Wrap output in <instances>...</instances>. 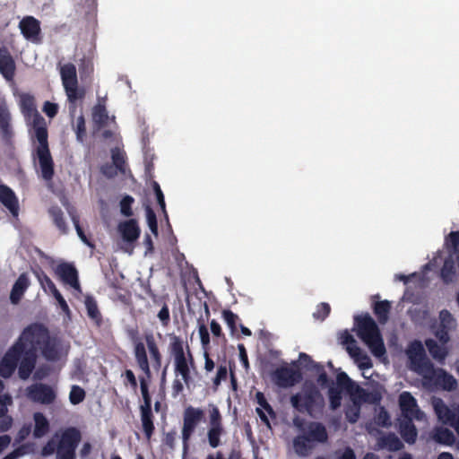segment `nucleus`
<instances>
[{
  "instance_id": "nucleus-47",
  "label": "nucleus",
  "mask_w": 459,
  "mask_h": 459,
  "mask_svg": "<svg viewBox=\"0 0 459 459\" xmlns=\"http://www.w3.org/2000/svg\"><path fill=\"white\" fill-rule=\"evenodd\" d=\"M228 377V369L225 364H221L217 368L216 376L212 379V389L217 391L222 381H225Z\"/></svg>"
},
{
  "instance_id": "nucleus-1",
  "label": "nucleus",
  "mask_w": 459,
  "mask_h": 459,
  "mask_svg": "<svg viewBox=\"0 0 459 459\" xmlns=\"http://www.w3.org/2000/svg\"><path fill=\"white\" fill-rule=\"evenodd\" d=\"M48 333V329L39 323L25 327L0 361V376L8 378L18 367L20 378L27 379L35 368L37 351Z\"/></svg>"
},
{
  "instance_id": "nucleus-31",
  "label": "nucleus",
  "mask_w": 459,
  "mask_h": 459,
  "mask_svg": "<svg viewBox=\"0 0 459 459\" xmlns=\"http://www.w3.org/2000/svg\"><path fill=\"white\" fill-rule=\"evenodd\" d=\"M39 349L47 360L55 361L58 359V350L56 340L53 339L49 333Z\"/></svg>"
},
{
  "instance_id": "nucleus-60",
  "label": "nucleus",
  "mask_w": 459,
  "mask_h": 459,
  "mask_svg": "<svg viewBox=\"0 0 459 459\" xmlns=\"http://www.w3.org/2000/svg\"><path fill=\"white\" fill-rule=\"evenodd\" d=\"M449 331L450 329L439 325V327L435 331L434 333L435 336L442 344H446L450 340Z\"/></svg>"
},
{
  "instance_id": "nucleus-8",
  "label": "nucleus",
  "mask_w": 459,
  "mask_h": 459,
  "mask_svg": "<svg viewBox=\"0 0 459 459\" xmlns=\"http://www.w3.org/2000/svg\"><path fill=\"white\" fill-rule=\"evenodd\" d=\"M204 411L199 407L189 405L183 412V426L181 438L183 445L182 457L186 459L189 452L190 439L198 425L204 420Z\"/></svg>"
},
{
  "instance_id": "nucleus-48",
  "label": "nucleus",
  "mask_w": 459,
  "mask_h": 459,
  "mask_svg": "<svg viewBox=\"0 0 459 459\" xmlns=\"http://www.w3.org/2000/svg\"><path fill=\"white\" fill-rule=\"evenodd\" d=\"M198 332L204 351H208L211 342L210 334L206 325L200 320H198Z\"/></svg>"
},
{
  "instance_id": "nucleus-38",
  "label": "nucleus",
  "mask_w": 459,
  "mask_h": 459,
  "mask_svg": "<svg viewBox=\"0 0 459 459\" xmlns=\"http://www.w3.org/2000/svg\"><path fill=\"white\" fill-rule=\"evenodd\" d=\"M433 439L438 444L451 446L455 443V437L450 429L439 427L435 429Z\"/></svg>"
},
{
  "instance_id": "nucleus-61",
  "label": "nucleus",
  "mask_w": 459,
  "mask_h": 459,
  "mask_svg": "<svg viewBox=\"0 0 459 459\" xmlns=\"http://www.w3.org/2000/svg\"><path fill=\"white\" fill-rule=\"evenodd\" d=\"M153 190L157 198L158 204L160 206L162 212L166 214V204L164 195L157 182L153 183Z\"/></svg>"
},
{
  "instance_id": "nucleus-6",
  "label": "nucleus",
  "mask_w": 459,
  "mask_h": 459,
  "mask_svg": "<svg viewBox=\"0 0 459 459\" xmlns=\"http://www.w3.org/2000/svg\"><path fill=\"white\" fill-rule=\"evenodd\" d=\"M342 391L351 396L354 403H356L357 398L359 401L366 402L368 395L367 391L352 381L345 372H340L336 376V385H331L328 389L332 410H336L341 406Z\"/></svg>"
},
{
  "instance_id": "nucleus-25",
  "label": "nucleus",
  "mask_w": 459,
  "mask_h": 459,
  "mask_svg": "<svg viewBox=\"0 0 459 459\" xmlns=\"http://www.w3.org/2000/svg\"><path fill=\"white\" fill-rule=\"evenodd\" d=\"M30 286V280L25 273L20 274L14 284L13 285L10 300L13 304H17L22 299L25 291Z\"/></svg>"
},
{
  "instance_id": "nucleus-9",
  "label": "nucleus",
  "mask_w": 459,
  "mask_h": 459,
  "mask_svg": "<svg viewBox=\"0 0 459 459\" xmlns=\"http://www.w3.org/2000/svg\"><path fill=\"white\" fill-rule=\"evenodd\" d=\"M62 83L70 104L73 105L72 111L75 109V103L78 100L84 98L85 91L78 88L76 67L74 64H65L61 71Z\"/></svg>"
},
{
  "instance_id": "nucleus-50",
  "label": "nucleus",
  "mask_w": 459,
  "mask_h": 459,
  "mask_svg": "<svg viewBox=\"0 0 459 459\" xmlns=\"http://www.w3.org/2000/svg\"><path fill=\"white\" fill-rule=\"evenodd\" d=\"M439 319H440V326H443V327H446V328H448V329H452L454 327H455L456 325V322L455 320V318L453 317L452 314L446 310V309H443L440 311L439 313Z\"/></svg>"
},
{
  "instance_id": "nucleus-43",
  "label": "nucleus",
  "mask_w": 459,
  "mask_h": 459,
  "mask_svg": "<svg viewBox=\"0 0 459 459\" xmlns=\"http://www.w3.org/2000/svg\"><path fill=\"white\" fill-rule=\"evenodd\" d=\"M71 218H72V221H73V223L74 225V228H75V230L77 232V235L78 237L80 238V239L86 245L88 246L89 247H91V249H94L95 248V243L94 241L90 238L89 237L86 236V234L84 233L82 228L81 227L80 225V220H79V216L76 215V214H72L71 215Z\"/></svg>"
},
{
  "instance_id": "nucleus-46",
  "label": "nucleus",
  "mask_w": 459,
  "mask_h": 459,
  "mask_svg": "<svg viewBox=\"0 0 459 459\" xmlns=\"http://www.w3.org/2000/svg\"><path fill=\"white\" fill-rule=\"evenodd\" d=\"M93 72V62L89 57H82L80 59L79 63V73L81 75V78H87L89 77Z\"/></svg>"
},
{
  "instance_id": "nucleus-3",
  "label": "nucleus",
  "mask_w": 459,
  "mask_h": 459,
  "mask_svg": "<svg viewBox=\"0 0 459 459\" xmlns=\"http://www.w3.org/2000/svg\"><path fill=\"white\" fill-rule=\"evenodd\" d=\"M293 425L300 432L293 438V449L300 457H307L316 448L317 444L328 441V433L325 426L318 421L306 422L300 417L293 419Z\"/></svg>"
},
{
  "instance_id": "nucleus-36",
  "label": "nucleus",
  "mask_w": 459,
  "mask_h": 459,
  "mask_svg": "<svg viewBox=\"0 0 459 459\" xmlns=\"http://www.w3.org/2000/svg\"><path fill=\"white\" fill-rule=\"evenodd\" d=\"M48 214L53 220L55 226L59 230L61 234H66L68 232V227L64 218V212L57 205L51 206L48 209Z\"/></svg>"
},
{
  "instance_id": "nucleus-28",
  "label": "nucleus",
  "mask_w": 459,
  "mask_h": 459,
  "mask_svg": "<svg viewBox=\"0 0 459 459\" xmlns=\"http://www.w3.org/2000/svg\"><path fill=\"white\" fill-rule=\"evenodd\" d=\"M141 422L145 437L149 440L152 437L155 426L154 416L152 408H140Z\"/></svg>"
},
{
  "instance_id": "nucleus-17",
  "label": "nucleus",
  "mask_w": 459,
  "mask_h": 459,
  "mask_svg": "<svg viewBox=\"0 0 459 459\" xmlns=\"http://www.w3.org/2000/svg\"><path fill=\"white\" fill-rule=\"evenodd\" d=\"M408 356L417 370L424 373L429 368H432L433 364L427 359L420 342L416 341L411 344L408 350Z\"/></svg>"
},
{
  "instance_id": "nucleus-15",
  "label": "nucleus",
  "mask_w": 459,
  "mask_h": 459,
  "mask_svg": "<svg viewBox=\"0 0 459 459\" xmlns=\"http://www.w3.org/2000/svg\"><path fill=\"white\" fill-rule=\"evenodd\" d=\"M28 396L33 402L51 404L56 400V394L50 385L39 383L28 387Z\"/></svg>"
},
{
  "instance_id": "nucleus-19",
  "label": "nucleus",
  "mask_w": 459,
  "mask_h": 459,
  "mask_svg": "<svg viewBox=\"0 0 459 459\" xmlns=\"http://www.w3.org/2000/svg\"><path fill=\"white\" fill-rule=\"evenodd\" d=\"M117 230L123 240L128 244L134 243L140 237V228L136 220L130 219L118 224Z\"/></svg>"
},
{
  "instance_id": "nucleus-24",
  "label": "nucleus",
  "mask_w": 459,
  "mask_h": 459,
  "mask_svg": "<svg viewBox=\"0 0 459 459\" xmlns=\"http://www.w3.org/2000/svg\"><path fill=\"white\" fill-rule=\"evenodd\" d=\"M11 120L12 117L7 105L5 103L0 104V131L2 138L6 142L13 135Z\"/></svg>"
},
{
  "instance_id": "nucleus-63",
  "label": "nucleus",
  "mask_w": 459,
  "mask_h": 459,
  "mask_svg": "<svg viewBox=\"0 0 459 459\" xmlns=\"http://www.w3.org/2000/svg\"><path fill=\"white\" fill-rule=\"evenodd\" d=\"M447 244H449L454 249L459 247V230L451 231L446 238Z\"/></svg>"
},
{
  "instance_id": "nucleus-58",
  "label": "nucleus",
  "mask_w": 459,
  "mask_h": 459,
  "mask_svg": "<svg viewBox=\"0 0 459 459\" xmlns=\"http://www.w3.org/2000/svg\"><path fill=\"white\" fill-rule=\"evenodd\" d=\"M13 403V398L9 394H0V418L8 411V405Z\"/></svg>"
},
{
  "instance_id": "nucleus-23",
  "label": "nucleus",
  "mask_w": 459,
  "mask_h": 459,
  "mask_svg": "<svg viewBox=\"0 0 459 459\" xmlns=\"http://www.w3.org/2000/svg\"><path fill=\"white\" fill-rule=\"evenodd\" d=\"M134 354L139 368L143 372L145 376H147V377H152L146 348L143 342H136L134 344Z\"/></svg>"
},
{
  "instance_id": "nucleus-34",
  "label": "nucleus",
  "mask_w": 459,
  "mask_h": 459,
  "mask_svg": "<svg viewBox=\"0 0 459 459\" xmlns=\"http://www.w3.org/2000/svg\"><path fill=\"white\" fill-rule=\"evenodd\" d=\"M84 304L90 319L92 320L97 326H100L102 324V316L99 310L96 299L92 296H86Z\"/></svg>"
},
{
  "instance_id": "nucleus-54",
  "label": "nucleus",
  "mask_w": 459,
  "mask_h": 459,
  "mask_svg": "<svg viewBox=\"0 0 459 459\" xmlns=\"http://www.w3.org/2000/svg\"><path fill=\"white\" fill-rule=\"evenodd\" d=\"M56 453V459H58V443L55 440V437L49 439L42 447L41 455L43 456H48Z\"/></svg>"
},
{
  "instance_id": "nucleus-5",
  "label": "nucleus",
  "mask_w": 459,
  "mask_h": 459,
  "mask_svg": "<svg viewBox=\"0 0 459 459\" xmlns=\"http://www.w3.org/2000/svg\"><path fill=\"white\" fill-rule=\"evenodd\" d=\"M358 337L369 348L376 357H381L385 353V347L375 320L368 315H361L354 317Z\"/></svg>"
},
{
  "instance_id": "nucleus-57",
  "label": "nucleus",
  "mask_w": 459,
  "mask_h": 459,
  "mask_svg": "<svg viewBox=\"0 0 459 459\" xmlns=\"http://www.w3.org/2000/svg\"><path fill=\"white\" fill-rule=\"evenodd\" d=\"M315 372L318 374L316 381L321 387L325 388L326 386L330 387L331 385H333V381L328 377L323 365L322 369H316Z\"/></svg>"
},
{
  "instance_id": "nucleus-37",
  "label": "nucleus",
  "mask_w": 459,
  "mask_h": 459,
  "mask_svg": "<svg viewBox=\"0 0 459 459\" xmlns=\"http://www.w3.org/2000/svg\"><path fill=\"white\" fill-rule=\"evenodd\" d=\"M391 308L392 306L388 300L377 301L374 304L373 311L380 324L384 325L388 321Z\"/></svg>"
},
{
  "instance_id": "nucleus-45",
  "label": "nucleus",
  "mask_w": 459,
  "mask_h": 459,
  "mask_svg": "<svg viewBox=\"0 0 459 459\" xmlns=\"http://www.w3.org/2000/svg\"><path fill=\"white\" fill-rule=\"evenodd\" d=\"M86 393L82 387L74 385L69 393V401L73 405H77L84 401Z\"/></svg>"
},
{
  "instance_id": "nucleus-2",
  "label": "nucleus",
  "mask_w": 459,
  "mask_h": 459,
  "mask_svg": "<svg viewBox=\"0 0 459 459\" xmlns=\"http://www.w3.org/2000/svg\"><path fill=\"white\" fill-rule=\"evenodd\" d=\"M20 108L25 118L33 117L32 127L38 145L32 152V158L38 160L41 178L51 182L55 176V163L49 150L46 120L37 110L35 98L30 93L21 94Z\"/></svg>"
},
{
  "instance_id": "nucleus-16",
  "label": "nucleus",
  "mask_w": 459,
  "mask_h": 459,
  "mask_svg": "<svg viewBox=\"0 0 459 459\" xmlns=\"http://www.w3.org/2000/svg\"><path fill=\"white\" fill-rule=\"evenodd\" d=\"M55 273L65 283L76 290H81L78 271L73 264L62 262L55 268Z\"/></svg>"
},
{
  "instance_id": "nucleus-27",
  "label": "nucleus",
  "mask_w": 459,
  "mask_h": 459,
  "mask_svg": "<svg viewBox=\"0 0 459 459\" xmlns=\"http://www.w3.org/2000/svg\"><path fill=\"white\" fill-rule=\"evenodd\" d=\"M433 405L438 420L446 425H450L455 415L456 408L450 409L441 399L435 401Z\"/></svg>"
},
{
  "instance_id": "nucleus-22",
  "label": "nucleus",
  "mask_w": 459,
  "mask_h": 459,
  "mask_svg": "<svg viewBox=\"0 0 459 459\" xmlns=\"http://www.w3.org/2000/svg\"><path fill=\"white\" fill-rule=\"evenodd\" d=\"M0 202L13 215H17L19 203L14 192L6 185L0 184Z\"/></svg>"
},
{
  "instance_id": "nucleus-49",
  "label": "nucleus",
  "mask_w": 459,
  "mask_h": 459,
  "mask_svg": "<svg viewBox=\"0 0 459 459\" xmlns=\"http://www.w3.org/2000/svg\"><path fill=\"white\" fill-rule=\"evenodd\" d=\"M222 317L230 329L231 333H234L237 331V322L239 319L238 316L230 309H224L222 311Z\"/></svg>"
},
{
  "instance_id": "nucleus-39",
  "label": "nucleus",
  "mask_w": 459,
  "mask_h": 459,
  "mask_svg": "<svg viewBox=\"0 0 459 459\" xmlns=\"http://www.w3.org/2000/svg\"><path fill=\"white\" fill-rule=\"evenodd\" d=\"M152 377H147V376L139 377L140 381V388L143 396V404L140 405V408H152V397L149 392V381Z\"/></svg>"
},
{
  "instance_id": "nucleus-40",
  "label": "nucleus",
  "mask_w": 459,
  "mask_h": 459,
  "mask_svg": "<svg viewBox=\"0 0 459 459\" xmlns=\"http://www.w3.org/2000/svg\"><path fill=\"white\" fill-rule=\"evenodd\" d=\"M93 121L100 126L102 127L107 125L108 120V111L104 105L98 104L93 108L92 111Z\"/></svg>"
},
{
  "instance_id": "nucleus-29",
  "label": "nucleus",
  "mask_w": 459,
  "mask_h": 459,
  "mask_svg": "<svg viewBox=\"0 0 459 459\" xmlns=\"http://www.w3.org/2000/svg\"><path fill=\"white\" fill-rule=\"evenodd\" d=\"M380 448H385L390 452H396L403 447V442L394 433H388L380 437L377 440Z\"/></svg>"
},
{
  "instance_id": "nucleus-52",
  "label": "nucleus",
  "mask_w": 459,
  "mask_h": 459,
  "mask_svg": "<svg viewBox=\"0 0 459 459\" xmlns=\"http://www.w3.org/2000/svg\"><path fill=\"white\" fill-rule=\"evenodd\" d=\"M145 212H146L147 223H148V226H149L151 231L154 235H158V221H157V217H156L154 211L152 209L151 206L146 205Z\"/></svg>"
},
{
  "instance_id": "nucleus-26",
  "label": "nucleus",
  "mask_w": 459,
  "mask_h": 459,
  "mask_svg": "<svg viewBox=\"0 0 459 459\" xmlns=\"http://www.w3.org/2000/svg\"><path fill=\"white\" fill-rule=\"evenodd\" d=\"M414 419L403 418L399 423V432L403 440L408 444H414L417 439V429L413 424Z\"/></svg>"
},
{
  "instance_id": "nucleus-33",
  "label": "nucleus",
  "mask_w": 459,
  "mask_h": 459,
  "mask_svg": "<svg viewBox=\"0 0 459 459\" xmlns=\"http://www.w3.org/2000/svg\"><path fill=\"white\" fill-rule=\"evenodd\" d=\"M425 345L434 359L444 363L448 351L446 347L439 345L435 340L429 338L425 340Z\"/></svg>"
},
{
  "instance_id": "nucleus-64",
  "label": "nucleus",
  "mask_w": 459,
  "mask_h": 459,
  "mask_svg": "<svg viewBox=\"0 0 459 459\" xmlns=\"http://www.w3.org/2000/svg\"><path fill=\"white\" fill-rule=\"evenodd\" d=\"M338 459H356V455L352 448L347 446L343 451L336 452Z\"/></svg>"
},
{
  "instance_id": "nucleus-7",
  "label": "nucleus",
  "mask_w": 459,
  "mask_h": 459,
  "mask_svg": "<svg viewBox=\"0 0 459 459\" xmlns=\"http://www.w3.org/2000/svg\"><path fill=\"white\" fill-rule=\"evenodd\" d=\"M290 403L299 412L314 417L316 411L323 409L325 401L318 388L311 384L305 385L301 392L291 395Z\"/></svg>"
},
{
  "instance_id": "nucleus-62",
  "label": "nucleus",
  "mask_w": 459,
  "mask_h": 459,
  "mask_svg": "<svg viewBox=\"0 0 459 459\" xmlns=\"http://www.w3.org/2000/svg\"><path fill=\"white\" fill-rule=\"evenodd\" d=\"M42 110L48 117L53 118L58 112V105L50 101H46L43 105Z\"/></svg>"
},
{
  "instance_id": "nucleus-18",
  "label": "nucleus",
  "mask_w": 459,
  "mask_h": 459,
  "mask_svg": "<svg viewBox=\"0 0 459 459\" xmlns=\"http://www.w3.org/2000/svg\"><path fill=\"white\" fill-rule=\"evenodd\" d=\"M16 65L9 50L0 48V74L8 82H13L15 76Z\"/></svg>"
},
{
  "instance_id": "nucleus-51",
  "label": "nucleus",
  "mask_w": 459,
  "mask_h": 459,
  "mask_svg": "<svg viewBox=\"0 0 459 459\" xmlns=\"http://www.w3.org/2000/svg\"><path fill=\"white\" fill-rule=\"evenodd\" d=\"M134 203V197L131 195H125L120 201V212L126 217L133 215L132 205Z\"/></svg>"
},
{
  "instance_id": "nucleus-21",
  "label": "nucleus",
  "mask_w": 459,
  "mask_h": 459,
  "mask_svg": "<svg viewBox=\"0 0 459 459\" xmlns=\"http://www.w3.org/2000/svg\"><path fill=\"white\" fill-rule=\"evenodd\" d=\"M255 400L260 406L255 409V412L259 416L262 422L264 423L267 428L271 429L270 420L264 411H265L272 419H276V412L274 411L272 405L267 402L264 394L262 392H257L255 394Z\"/></svg>"
},
{
  "instance_id": "nucleus-44",
  "label": "nucleus",
  "mask_w": 459,
  "mask_h": 459,
  "mask_svg": "<svg viewBox=\"0 0 459 459\" xmlns=\"http://www.w3.org/2000/svg\"><path fill=\"white\" fill-rule=\"evenodd\" d=\"M299 362L307 371H315L316 369H322V365L312 359V358L304 352H300L299 356Z\"/></svg>"
},
{
  "instance_id": "nucleus-13",
  "label": "nucleus",
  "mask_w": 459,
  "mask_h": 459,
  "mask_svg": "<svg viewBox=\"0 0 459 459\" xmlns=\"http://www.w3.org/2000/svg\"><path fill=\"white\" fill-rule=\"evenodd\" d=\"M423 377L426 381L446 391H454L457 387V381L454 376L443 368H435L433 365L432 368L424 372Z\"/></svg>"
},
{
  "instance_id": "nucleus-12",
  "label": "nucleus",
  "mask_w": 459,
  "mask_h": 459,
  "mask_svg": "<svg viewBox=\"0 0 459 459\" xmlns=\"http://www.w3.org/2000/svg\"><path fill=\"white\" fill-rule=\"evenodd\" d=\"M272 381L281 388L294 386L302 380V373L299 368L289 367L286 363L278 367L271 374Z\"/></svg>"
},
{
  "instance_id": "nucleus-30",
  "label": "nucleus",
  "mask_w": 459,
  "mask_h": 459,
  "mask_svg": "<svg viewBox=\"0 0 459 459\" xmlns=\"http://www.w3.org/2000/svg\"><path fill=\"white\" fill-rule=\"evenodd\" d=\"M144 341L148 351L150 352L151 358L153 361V365L155 368H159L161 366L162 355L160 351L158 344L156 342L155 337L153 333H148L144 334Z\"/></svg>"
},
{
  "instance_id": "nucleus-20",
  "label": "nucleus",
  "mask_w": 459,
  "mask_h": 459,
  "mask_svg": "<svg viewBox=\"0 0 459 459\" xmlns=\"http://www.w3.org/2000/svg\"><path fill=\"white\" fill-rule=\"evenodd\" d=\"M19 28L26 39L38 41L40 34V23L33 16L24 17L19 23Z\"/></svg>"
},
{
  "instance_id": "nucleus-53",
  "label": "nucleus",
  "mask_w": 459,
  "mask_h": 459,
  "mask_svg": "<svg viewBox=\"0 0 459 459\" xmlns=\"http://www.w3.org/2000/svg\"><path fill=\"white\" fill-rule=\"evenodd\" d=\"M330 312V305L326 302H322L317 306L316 310L313 313V316L317 320L324 321L329 316Z\"/></svg>"
},
{
  "instance_id": "nucleus-55",
  "label": "nucleus",
  "mask_w": 459,
  "mask_h": 459,
  "mask_svg": "<svg viewBox=\"0 0 459 459\" xmlns=\"http://www.w3.org/2000/svg\"><path fill=\"white\" fill-rule=\"evenodd\" d=\"M177 432L170 430L164 434L162 437V446L169 451H173L176 447Z\"/></svg>"
},
{
  "instance_id": "nucleus-35",
  "label": "nucleus",
  "mask_w": 459,
  "mask_h": 459,
  "mask_svg": "<svg viewBox=\"0 0 459 459\" xmlns=\"http://www.w3.org/2000/svg\"><path fill=\"white\" fill-rule=\"evenodd\" d=\"M32 273L35 275L37 280L39 281L41 288L45 292H52L55 289H56L55 283L47 275V273L43 271V269L37 265L31 268Z\"/></svg>"
},
{
  "instance_id": "nucleus-56",
  "label": "nucleus",
  "mask_w": 459,
  "mask_h": 459,
  "mask_svg": "<svg viewBox=\"0 0 459 459\" xmlns=\"http://www.w3.org/2000/svg\"><path fill=\"white\" fill-rule=\"evenodd\" d=\"M75 133L77 140L82 142L83 137L86 134L85 119L83 115H81L77 117Z\"/></svg>"
},
{
  "instance_id": "nucleus-4",
  "label": "nucleus",
  "mask_w": 459,
  "mask_h": 459,
  "mask_svg": "<svg viewBox=\"0 0 459 459\" xmlns=\"http://www.w3.org/2000/svg\"><path fill=\"white\" fill-rule=\"evenodd\" d=\"M169 351L173 358L174 373L180 376L187 388L193 383L191 371H196L194 355L187 343L178 335H169Z\"/></svg>"
},
{
  "instance_id": "nucleus-41",
  "label": "nucleus",
  "mask_w": 459,
  "mask_h": 459,
  "mask_svg": "<svg viewBox=\"0 0 459 459\" xmlns=\"http://www.w3.org/2000/svg\"><path fill=\"white\" fill-rule=\"evenodd\" d=\"M440 275L445 283H449L454 281L455 276V267L453 260H445L441 268Z\"/></svg>"
},
{
  "instance_id": "nucleus-42",
  "label": "nucleus",
  "mask_w": 459,
  "mask_h": 459,
  "mask_svg": "<svg viewBox=\"0 0 459 459\" xmlns=\"http://www.w3.org/2000/svg\"><path fill=\"white\" fill-rule=\"evenodd\" d=\"M112 164L117 169L121 174L126 173V161L125 153L119 149L115 148L111 151Z\"/></svg>"
},
{
  "instance_id": "nucleus-14",
  "label": "nucleus",
  "mask_w": 459,
  "mask_h": 459,
  "mask_svg": "<svg viewBox=\"0 0 459 459\" xmlns=\"http://www.w3.org/2000/svg\"><path fill=\"white\" fill-rule=\"evenodd\" d=\"M398 402L403 418L415 419L418 420L422 419L423 413L420 410L416 399L410 392H403L399 395Z\"/></svg>"
},
{
  "instance_id": "nucleus-10",
  "label": "nucleus",
  "mask_w": 459,
  "mask_h": 459,
  "mask_svg": "<svg viewBox=\"0 0 459 459\" xmlns=\"http://www.w3.org/2000/svg\"><path fill=\"white\" fill-rule=\"evenodd\" d=\"M81 439L82 434L77 428L68 427L64 429L57 441L58 459H75V451Z\"/></svg>"
},
{
  "instance_id": "nucleus-59",
  "label": "nucleus",
  "mask_w": 459,
  "mask_h": 459,
  "mask_svg": "<svg viewBox=\"0 0 459 459\" xmlns=\"http://www.w3.org/2000/svg\"><path fill=\"white\" fill-rule=\"evenodd\" d=\"M100 172L108 178H113L119 171L112 163H105L100 167Z\"/></svg>"
},
{
  "instance_id": "nucleus-11",
  "label": "nucleus",
  "mask_w": 459,
  "mask_h": 459,
  "mask_svg": "<svg viewBox=\"0 0 459 459\" xmlns=\"http://www.w3.org/2000/svg\"><path fill=\"white\" fill-rule=\"evenodd\" d=\"M209 424L207 430V439L212 448H217L221 446V437L225 435L226 431L223 426L222 415L219 408L214 404H209Z\"/></svg>"
},
{
  "instance_id": "nucleus-32",
  "label": "nucleus",
  "mask_w": 459,
  "mask_h": 459,
  "mask_svg": "<svg viewBox=\"0 0 459 459\" xmlns=\"http://www.w3.org/2000/svg\"><path fill=\"white\" fill-rule=\"evenodd\" d=\"M34 420V429L33 437L35 438H40L46 436L50 429L49 422L46 416L42 412H35L33 414Z\"/></svg>"
}]
</instances>
